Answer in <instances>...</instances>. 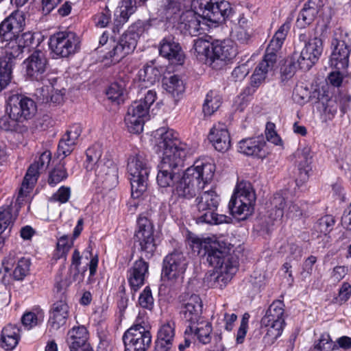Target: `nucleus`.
I'll return each instance as SVG.
<instances>
[{"mask_svg":"<svg viewBox=\"0 0 351 351\" xmlns=\"http://www.w3.org/2000/svg\"><path fill=\"white\" fill-rule=\"evenodd\" d=\"M155 137L156 152H162L158 165L156 182L160 187L167 188L175 183L180 167L183 166L188 154V146L178 138V134L173 130L160 128L156 130Z\"/></svg>","mask_w":351,"mask_h":351,"instance_id":"obj_1","label":"nucleus"},{"mask_svg":"<svg viewBox=\"0 0 351 351\" xmlns=\"http://www.w3.org/2000/svg\"><path fill=\"white\" fill-rule=\"evenodd\" d=\"M202 14L193 10L184 12L181 16V24L186 33L196 36L201 29V19L218 23L231 16L232 9L228 1L221 0H202L199 3Z\"/></svg>","mask_w":351,"mask_h":351,"instance_id":"obj_2","label":"nucleus"},{"mask_svg":"<svg viewBox=\"0 0 351 351\" xmlns=\"http://www.w3.org/2000/svg\"><path fill=\"white\" fill-rule=\"evenodd\" d=\"M215 171L213 164L196 162L186 169L182 178L176 182L173 194L180 198L192 199L210 183Z\"/></svg>","mask_w":351,"mask_h":351,"instance_id":"obj_3","label":"nucleus"},{"mask_svg":"<svg viewBox=\"0 0 351 351\" xmlns=\"http://www.w3.org/2000/svg\"><path fill=\"white\" fill-rule=\"evenodd\" d=\"M221 201L215 189L201 190L191 205V215L197 223L218 225L228 223L229 218L217 213Z\"/></svg>","mask_w":351,"mask_h":351,"instance_id":"obj_4","label":"nucleus"},{"mask_svg":"<svg viewBox=\"0 0 351 351\" xmlns=\"http://www.w3.org/2000/svg\"><path fill=\"white\" fill-rule=\"evenodd\" d=\"M6 112L8 117L0 119V128L13 130L17 123L32 119L37 112V105L31 98L22 95H12L8 98Z\"/></svg>","mask_w":351,"mask_h":351,"instance_id":"obj_5","label":"nucleus"},{"mask_svg":"<svg viewBox=\"0 0 351 351\" xmlns=\"http://www.w3.org/2000/svg\"><path fill=\"white\" fill-rule=\"evenodd\" d=\"M86 154V169L92 170L95 167L98 181L101 182L106 187L115 186L118 180V169L114 162L106 157L101 158V151L99 147H90Z\"/></svg>","mask_w":351,"mask_h":351,"instance_id":"obj_6","label":"nucleus"},{"mask_svg":"<svg viewBox=\"0 0 351 351\" xmlns=\"http://www.w3.org/2000/svg\"><path fill=\"white\" fill-rule=\"evenodd\" d=\"M128 172L130 176L132 197H140L147 188L150 167L143 154L138 153L130 156L128 160Z\"/></svg>","mask_w":351,"mask_h":351,"instance_id":"obj_7","label":"nucleus"},{"mask_svg":"<svg viewBox=\"0 0 351 351\" xmlns=\"http://www.w3.org/2000/svg\"><path fill=\"white\" fill-rule=\"evenodd\" d=\"M156 97V91L149 90L143 98L133 101L128 107L124 121L130 133L138 134L143 131L149 109Z\"/></svg>","mask_w":351,"mask_h":351,"instance_id":"obj_8","label":"nucleus"},{"mask_svg":"<svg viewBox=\"0 0 351 351\" xmlns=\"http://www.w3.org/2000/svg\"><path fill=\"white\" fill-rule=\"evenodd\" d=\"M188 263L186 257L178 250L168 254L163 259L162 280L169 286L180 285L183 282Z\"/></svg>","mask_w":351,"mask_h":351,"instance_id":"obj_9","label":"nucleus"},{"mask_svg":"<svg viewBox=\"0 0 351 351\" xmlns=\"http://www.w3.org/2000/svg\"><path fill=\"white\" fill-rule=\"evenodd\" d=\"M204 248L207 261L217 272L230 276L237 272L239 265L237 258L229 254L225 247L222 248L218 242L205 245Z\"/></svg>","mask_w":351,"mask_h":351,"instance_id":"obj_10","label":"nucleus"},{"mask_svg":"<svg viewBox=\"0 0 351 351\" xmlns=\"http://www.w3.org/2000/svg\"><path fill=\"white\" fill-rule=\"evenodd\" d=\"M255 199V193L250 183H239L228 204L231 215L234 217L243 215L241 219H245L253 212Z\"/></svg>","mask_w":351,"mask_h":351,"instance_id":"obj_11","label":"nucleus"},{"mask_svg":"<svg viewBox=\"0 0 351 351\" xmlns=\"http://www.w3.org/2000/svg\"><path fill=\"white\" fill-rule=\"evenodd\" d=\"M322 51V40L317 37L311 38L300 52L294 51L293 53L292 59L297 62H293L291 64L290 73H292L297 66L302 70L308 71L318 61Z\"/></svg>","mask_w":351,"mask_h":351,"instance_id":"obj_12","label":"nucleus"},{"mask_svg":"<svg viewBox=\"0 0 351 351\" xmlns=\"http://www.w3.org/2000/svg\"><path fill=\"white\" fill-rule=\"evenodd\" d=\"M143 324L137 318L136 323L125 332L123 336L125 351H146L149 348L152 335Z\"/></svg>","mask_w":351,"mask_h":351,"instance_id":"obj_13","label":"nucleus"},{"mask_svg":"<svg viewBox=\"0 0 351 351\" xmlns=\"http://www.w3.org/2000/svg\"><path fill=\"white\" fill-rule=\"evenodd\" d=\"M135 246L147 258H151L156 249L154 236V226L145 217H139L137 220V229L134 237Z\"/></svg>","mask_w":351,"mask_h":351,"instance_id":"obj_14","label":"nucleus"},{"mask_svg":"<svg viewBox=\"0 0 351 351\" xmlns=\"http://www.w3.org/2000/svg\"><path fill=\"white\" fill-rule=\"evenodd\" d=\"M80 38L73 32H59L49 38V46L57 56L66 58L80 49Z\"/></svg>","mask_w":351,"mask_h":351,"instance_id":"obj_15","label":"nucleus"},{"mask_svg":"<svg viewBox=\"0 0 351 351\" xmlns=\"http://www.w3.org/2000/svg\"><path fill=\"white\" fill-rule=\"evenodd\" d=\"M137 34L127 31L121 35L118 42H113L112 48L107 52L104 58L110 61L111 64L119 62L126 56L133 52L137 45Z\"/></svg>","mask_w":351,"mask_h":351,"instance_id":"obj_16","label":"nucleus"},{"mask_svg":"<svg viewBox=\"0 0 351 351\" xmlns=\"http://www.w3.org/2000/svg\"><path fill=\"white\" fill-rule=\"evenodd\" d=\"M27 76L33 81L43 82L48 69V60L40 50L34 51L23 62Z\"/></svg>","mask_w":351,"mask_h":351,"instance_id":"obj_17","label":"nucleus"},{"mask_svg":"<svg viewBox=\"0 0 351 351\" xmlns=\"http://www.w3.org/2000/svg\"><path fill=\"white\" fill-rule=\"evenodd\" d=\"M272 208L269 217L274 221L280 220L284 215L289 218L300 217L302 209L298 203L290 202L287 204L285 199L280 194H275L271 201Z\"/></svg>","mask_w":351,"mask_h":351,"instance_id":"obj_18","label":"nucleus"},{"mask_svg":"<svg viewBox=\"0 0 351 351\" xmlns=\"http://www.w3.org/2000/svg\"><path fill=\"white\" fill-rule=\"evenodd\" d=\"M51 158V154L49 151L44 152L38 158L35 163L30 165L23 178L21 186L19 191V196H23L29 192L34 184L36 182L39 171L45 169L48 167Z\"/></svg>","mask_w":351,"mask_h":351,"instance_id":"obj_19","label":"nucleus"},{"mask_svg":"<svg viewBox=\"0 0 351 351\" xmlns=\"http://www.w3.org/2000/svg\"><path fill=\"white\" fill-rule=\"evenodd\" d=\"M180 315L187 326H191L202 320V301L196 294H192L180 308Z\"/></svg>","mask_w":351,"mask_h":351,"instance_id":"obj_20","label":"nucleus"},{"mask_svg":"<svg viewBox=\"0 0 351 351\" xmlns=\"http://www.w3.org/2000/svg\"><path fill=\"white\" fill-rule=\"evenodd\" d=\"M25 26V17L22 12L16 11L5 18L0 24V36L5 40L15 38Z\"/></svg>","mask_w":351,"mask_h":351,"instance_id":"obj_21","label":"nucleus"},{"mask_svg":"<svg viewBox=\"0 0 351 351\" xmlns=\"http://www.w3.org/2000/svg\"><path fill=\"white\" fill-rule=\"evenodd\" d=\"M6 272L13 269V278L16 280H22L29 273L31 262L29 258L19 257L17 254L10 252L2 262Z\"/></svg>","mask_w":351,"mask_h":351,"instance_id":"obj_22","label":"nucleus"},{"mask_svg":"<svg viewBox=\"0 0 351 351\" xmlns=\"http://www.w3.org/2000/svg\"><path fill=\"white\" fill-rule=\"evenodd\" d=\"M332 46L333 49L330 58V67L336 70H346L349 64L350 45L344 40L334 38Z\"/></svg>","mask_w":351,"mask_h":351,"instance_id":"obj_23","label":"nucleus"},{"mask_svg":"<svg viewBox=\"0 0 351 351\" xmlns=\"http://www.w3.org/2000/svg\"><path fill=\"white\" fill-rule=\"evenodd\" d=\"M159 53L161 56L168 59L172 64H182L184 63V51L172 35L163 38L160 42Z\"/></svg>","mask_w":351,"mask_h":351,"instance_id":"obj_24","label":"nucleus"},{"mask_svg":"<svg viewBox=\"0 0 351 351\" xmlns=\"http://www.w3.org/2000/svg\"><path fill=\"white\" fill-rule=\"evenodd\" d=\"M176 335V324L168 320L162 324L158 330L154 351H171Z\"/></svg>","mask_w":351,"mask_h":351,"instance_id":"obj_25","label":"nucleus"},{"mask_svg":"<svg viewBox=\"0 0 351 351\" xmlns=\"http://www.w3.org/2000/svg\"><path fill=\"white\" fill-rule=\"evenodd\" d=\"M149 275V263L141 257L128 270L127 278L132 291H137L144 284Z\"/></svg>","mask_w":351,"mask_h":351,"instance_id":"obj_26","label":"nucleus"},{"mask_svg":"<svg viewBox=\"0 0 351 351\" xmlns=\"http://www.w3.org/2000/svg\"><path fill=\"white\" fill-rule=\"evenodd\" d=\"M293 157L298 170V178L296 179L297 184L299 182L303 183L308 180L309 171L311 170L312 156L311 148L308 146L298 148L293 154Z\"/></svg>","mask_w":351,"mask_h":351,"instance_id":"obj_27","label":"nucleus"},{"mask_svg":"<svg viewBox=\"0 0 351 351\" xmlns=\"http://www.w3.org/2000/svg\"><path fill=\"white\" fill-rule=\"evenodd\" d=\"M213 330L211 323L202 319L194 325L186 326L184 335H194L199 343L207 345L214 341V332ZM213 343H215V342Z\"/></svg>","mask_w":351,"mask_h":351,"instance_id":"obj_28","label":"nucleus"},{"mask_svg":"<svg viewBox=\"0 0 351 351\" xmlns=\"http://www.w3.org/2000/svg\"><path fill=\"white\" fill-rule=\"evenodd\" d=\"M274 56L271 55H264L263 60L256 67L253 75L251 77L249 92L252 88V92L254 93L262 82L265 80L266 75L268 72L274 69L276 66L277 60L273 59Z\"/></svg>","mask_w":351,"mask_h":351,"instance_id":"obj_29","label":"nucleus"},{"mask_svg":"<svg viewBox=\"0 0 351 351\" xmlns=\"http://www.w3.org/2000/svg\"><path fill=\"white\" fill-rule=\"evenodd\" d=\"M208 139L214 146L215 149L219 152H224L230 147V136L223 123H219L210 130Z\"/></svg>","mask_w":351,"mask_h":351,"instance_id":"obj_30","label":"nucleus"},{"mask_svg":"<svg viewBox=\"0 0 351 351\" xmlns=\"http://www.w3.org/2000/svg\"><path fill=\"white\" fill-rule=\"evenodd\" d=\"M265 142L261 137L248 138L239 142L238 150L246 156L264 158L266 152L264 149Z\"/></svg>","mask_w":351,"mask_h":351,"instance_id":"obj_31","label":"nucleus"},{"mask_svg":"<svg viewBox=\"0 0 351 351\" xmlns=\"http://www.w3.org/2000/svg\"><path fill=\"white\" fill-rule=\"evenodd\" d=\"M69 306L65 300L61 299L56 302L50 310L48 324L53 330H58L64 326L69 317Z\"/></svg>","mask_w":351,"mask_h":351,"instance_id":"obj_32","label":"nucleus"},{"mask_svg":"<svg viewBox=\"0 0 351 351\" xmlns=\"http://www.w3.org/2000/svg\"><path fill=\"white\" fill-rule=\"evenodd\" d=\"M88 337L89 334L85 326L73 327L69 330L66 339L70 351H78L80 349L86 350L88 346L87 344Z\"/></svg>","mask_w":351,"mask_h":351,"instance_id":"obj_33","label":"nucleus"},{"mask_svg":"<svg viewBox=\"0 0 351 351\" xmlns=\"http://www.w3.org/2000/svg\"><path fill=\"white\" fill-rule=\"evenodd\" d=\"M261 322L285 327V311L283 302L274 301L267 309Z\"/></svg>","mask_w":351,"mask_h":351,"instance_id":"obj_34","label":"nucleus"},{"mask_svg":"<svg viewBox=\"0 0 351 351\" xmlns=\"http://www.w3.org/2000/svg\"><path fill=\"white\" fill-rule=\"evenodd\" d=\"M212 54V61L215 60L230 61L236 57L237 49L232 40H216L213 43Z\"/></svg>","mask_w":351,"mask_h":351,"instance_id":"obj_35","label":"nucleus"},{"mask_svg":"<svg viewBox=\"0 0 351 351\" xmlns=\"http://www.w3.org/2000/svg\"><path fill=\"white\" fill-rule=\"evenodd\" d=\"M145 1L146 0H138ZM136 0H121L119 5L114 13V27L113 32L119 31V27L125 23L129 17L136 10Z\"/></svg>","mask_w":351,"mask_h":351,"instance_id":"obj_36","label":"nucleus"},{"mask_svg":"<svg viewBox=\"0 0 351 351\" xmlns=\"http://www.w3.org/2000/svg\"><path fill=\"white\" fill-rule=\"evenodd\" d=\"M291 28V21H287L276 31L272 39L270 40L266 51L265 55L274 56L273 59L277 60V52L281 49L282 45Z\"/></svg>","mask_w":351,"mask_h":351,"instance_id":"obj_37","label":"nucleus"},{"mask_svg":"<svg viewBox=\"0 0 351 351\" xmlns=\"http://www.w3.org/2000/svg\"><path fill=\"white\" fill-rule=\"evenodd\" d=\"M8 41L9 42L5 46L3 51L0 56V61L5 62L8 67L12 69L16 60L22 58L23 50L14 38Z\"/></svg>","mask_w":351,"mask_h":351,"instance_id":"obj_38","label":"nucleus"},{"mask_svg":"<svg viewBox=\"0 0 351 351\" xmlns=\"http://www.w3.org/2000/svg\"><path fill=\"white\" fill-rule=\"evenodd\" d=\"M260 332L263 335L262 341L265 347L272 346L282 335L285 327L275 324L260 322Z\"/></svg>","mask_w":351,"mask_h":351,"instance_id":"obj_39","label":"nucleus"},{"mask_svg":"<svg viewBox=\"0 0 351 351\" xmlns=\"http://www.w3.org/2000/svg\"><path fill=\"white\" fill-rule=\"evenodd\" d=\"M19 337V328L11 324L6 326L1 331L0 339L1 348L5 350H13L17 346Z\"/></svg>","mask_w":351,"mask_h":351,"instance_id":"obj_40","label":"nucleus"},{"mask_svg":"<svg viewBox=\"0 0 351 351\" xmlns=\"http://www.w3.org/2000/svg\"><path fill=\"white\" fill-rule=\"evenodd\" d=\"M237 319V316L236 314H228L226 313L223 319L217 320L214 330V342L215 346H221L223 329L227 331H231Z\"/></svg>","mask_w":351,"mask_h":351,"instance_id":"obj_41","label":"nucleus"},{"mask_svg":"<svg viewBox=\"0 0 351 351\" xmlns=\"http://www.w3.org/2000/svg\"><path fill=\"white\" fill-rule=\"evenodd\" d=\"M213 43L207 40L199 38L193 40V47L191 51L196 58L202 61L213 59Z\"/></svg>","mask_w":351,"mask_h":351,"instance_id":"obj_42","label":"nucleus"},{"mask_svg":"<svg viewBox=\"0 0 351 351\" xmlns=\"http://www.w3.org/2000/svg\"><path fill=\"white\" fill-rule=\"evenodd\" d=\"M138 77L141 86L147 87L159 81L160 72L155 66L147 65L139 71Z\"/></svg>","mask_w":351,"mask_h":351,"instance_id":"obj_43","label":"nucleus"},{"mask_svg":"<svg viewBox=\"0 0 351 351\" xmlns=\"http://www.w3.org/2000/svg\"><path fill=\"white\" fill-rule=\"evenodd\" d=\"M162 86L173 97L182 94L185 89L183 81L177 75H173L169 77H165L162 79Z\"/></svg>","mask_w":351,"mask_h":351,"instance_id":"obj_44","label":"nucleus"},{"mask_svg":"<svg viewBox=\"0 0 351 351\" xmlns=\"http://www.w3.org/2000/svg\"><path fill=\"white\" fill-rule=\"evenodd\" d=\"M221 104V98L216 91L210 90L203 104V112L205 115L210 116L217 111Z\"/></svg>","mask_w":351,"mask_h":351,"instance_id":"obj_45","label":"nucleus"},{"mask_svg":"<svg viewBox=\"0 0 351 351\" xmlns=\"http://www.w3.org/2000/svg\"><path fill=\"white\" fill-rule=\"evenodd\" d=\"M43 320L44 312L41 309H36L34 311L27 312L21 318L23 326L28 329L42 323Z\"/></svg>","mask_w":351,"mask_h":351,"instance_id":"obj_46","label":"nucleus"},{"mask_svg":"<svg viewBox=\"0 0 351 351\" xmlns=\"http://www.w3.org/2000/svg\"><path fill=\"white\" fill-rule=\"evenodd\" d=\"M161 8L167 20H171L181 11L180 0H162Z\"/></svg>","mask_w":351,"mask_h":351,"instance_id":"obj_47","label":"nucleus"},{"mask_svg":"<svg viewBox=\"0 0 351 351\" xmlns=\"http://www.w3.org/2000/svg\"><path fill=\"white\" fill-rule=\"evenodd\" d=\"M337 349V344L332 341L330 335L324 333L315 341L312 351H332Z\"/></svg>","mask_w":351,"mask_h":351,"instance_id":"obj_48","label":"nucleus"},{"mask_svg":"<svg viewBox=\"0 0 351 351\" xmlns=\"http://www.w3.org/2000/svg\"><path fill=\"white\" fill-rule=\"evenodd\" d=\"M125 86L123 83L114 82L110 84L106 90L108 99L117 104L123 101Z\"/></svg>","mask_w":351,"mask_h":351,"instance_id":"obj_49","label":"nucleus"},{"mask_svg":"<svg viewBox=\"0 0 351 351\" xmlns=\"http://www.w3.org/2000/svg\"><path fill=\"white\" fill-rule=\"evenodd\" d=\"M68 178V173L64 165L56 166L50 173L48 178V184L54 186Z\"/></svg>","mask_w":351,"mask_h":351,"instance_id":"obj_50","label":"nucleus"},{"mask_svg":"<svg viewBox=\"0 0 351 351\" xmlns=\"http://www.w3.org/2000/svg\"><path fill=\"white\" fill-rule=\"evenodd\" d=\"M317 14L315 10H307L303 7L302 10L300 12L296 25L300 29L305 28L309 25L314 21Z\"/></svg>","mask_w":351,"mask_h":351,"instance_id":"obj_51","label":"nucleus"},{"mask_svg":"<svg viewBox=\"0 0 351 351\" xmlns=\"http://www.w3.org/2000/svg\"><path fill=\"white\" fill-rule=\"evenodd\" d=\"M335 223V221L332 216L325 215L317 221L315 228L317 232L326 235L333 229Z\"/></svg>","mask_w":351,"mask_h":351,"instance_id":"obj_52","label":"nucleus"},{"mask_svg":"<svg viewBox=\"0 0 351 351\" xmlns=\"http://www.w3.org/2000/svg\"><path fill=\"white\" fill-rule=\"evenodd\" d=\"M138 304L143 308L152 311L154 307V298L149 287H146L138 298Z\"/></svg>","mask_w":351,"mask_h":351,"instance_id":"obj_53","label":"nucleus"},{"mask_svg":"<svg viewBox=\"0 0 351 351\" xmlns=\"http://www.w3.org/2000/svg\"><path fill=\"white\" fill-rule=\"evenodd\" d=\"M12 69L7 63L0 61V91L4 89L10 82Z\"/></svg>","mask_w":351,"mask_h":351,"instance_id":"obj_54","label":"nucleus"},{"mask_svg":"<svg viewBox=\"0 0 351 351\" xmlns=\"http://www.w3.org/2000/svg\"><path fill=\"white\" fill-rule=\"evenodd\" d=\"M93 20L97 27H105L111 21V11L106 6L94 16Z\"/></svg>","mask_w":351,"mask_h":351,"instance_id":"obj_55","label":"nucleus"},{"mask_svg":"<svg viewBox=\"0 0 351 351\" xmlns=\"http://www.w3.org/2000/svg\"><path fill=\"white\" fill-rule=\"evenodd\" d=\"M81 126L79 124H74L69 128L62 138L67 141L69 144L70 143V145H73L74 146L76 144L78 138L81 135Z\"/></svg>","mask_w":351,"mask_h":351,"instance_id":"obj_56","label":"nucleus"},{"mask_svg":"<svg viewBox=\"0 0 351 351\" xmlns=\"http://www.w3.org/2000/svg\"><path fill=\"white\" fill-rule=\"evenodd\" d=\"M12 223V215L10 208H0V234Z\"/></svg>","mask_w":351,"mask_h":351,"instance_id":"obj_57","label":"nucleus"},{"mask_svg":"<svg viewBox=\"0 0 351 351\" xmlns=\"http://www.w3.org/2000/svg\"><path fill=\"white\" fill-rule=\"evenodd\" d=\"M309 98V91L308 88L303 87L302 86H296L293 93V101L300 104L303 105L306 103Z\"/></svg>","mask_w":351,"mask_h":351,"instance_id":"obj_58","label":"nucleus"},{"mask_svg":"<svg viewBox=\"0 0 351 351\" xmlns=\"http://www.w3.org/2000/svg\"><path fill=\"white\" fill-rule=\"evenodd\" d=\"M71 196V189L69 186H61L52 196V199L60 204L67 202Z\"/></svg>","mask_w":351,"mask_h":351,"instance_id":"obj_59","label":"nucleus"},{"mask_svg":"<svg viewBox=\"0 0 351 351\" xmlns=\"http://www.w3.org/2000/svg\"><path fill=\"white\" fill-rule=\"evenodd\" d=\"M274 124L268 123L266 126L265 135L268 141L274 143L276 145H279L282 143L280 137L274 130Z\"/></svg>","mask_w":351,"mask_h":351,"instance_id":"obj_60","label":"nucleus"},{"mask_svg":"<svg viewBox=\"0 0 351 351\" xmlns=\"http://www.w3.org/2000/svg\"><path fill=\"white\" fill-rule=\"evenodd\" d=\"M70 247L71 243L69 241V238L66 236L60 237L57 243L58 258H60L64 256Z\"/></svg>","mask_w":351,"mask_h":351,"instance_id":"obj_61","label":"nucleus"},{"mask_svg":"<svg viewBox=\"0 0 351 351\" xmlns=\"http://www.w3.org/2000/svg\"><path fill=\"white\" fill-rule=\"evenodd\" d=\"M151 23L149 21H136L130 28L129 32H133L137 34V38L139 36L143 34L145 32H147L151 27Z\"/></svg>","mask_w":351,"mask_h":351,"instance_id":"obj_62","label":"nucleus"},{"mask_svg":"<svg viewBox=\"0 0 351 351\" xmlns=\"http://www.w3.org/2000/svg\"><path fill=\"white\" fill-rule=\"evenodd\" d=\"M316 262V256L313 255L308 256L303 263L301 275L304 278L311 276L313 271V266Z\"/></svg>","mask_w":351,"mask_h":351,"instance_id":"obj_63","label":"nucleus"},{"mask_svg":"<svg viewBox=\"0 0 351 351\" xmlns=\"http://www.w3.org/2000/svg\"><path fill=\"white\" fill-rule=\"evenodd\" d=\"M250 29L237 27L234 36L240 43L247 44L251 38V32L249 31Z\"/></svg>","mask_w":351,"mask_h":351,"instance_id":"obj_64","label":"nucleus"}]
</instances>
